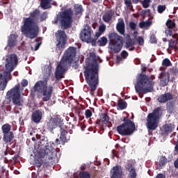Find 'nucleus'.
<instances>
[{"instance_id":"18","label":"nucleus","mask_w":178,"mask_h":178,"mask_svg":"<svg viewBox=\"0 0 178 178\" xmlns=\"http://www.w3.org/2000/svg\"><path fill=\"white\" fill-rule=\"evenodd\" d=\"M19 35L17 33H12L8 36L7 42V47L9 48H13L17 45V38Z\"/></svg>"},{"instance_id":"22","label":"nucleus","mask_w":178,"mask_h":178,"mask_svg":"<svg viewBox=\"0 0 178 178\" xmlns=\"http://www.w3.org/2000/svg\"><path fill=\"white\" fill-rule=\"evenodd\" d=\"M170 76L169 73H161L160 74V84L162 86V87H165V86H168L169 84V79Z\"/></svg>"},{"instance_id":"21","label":"nucleus","mask_w":178,"mask_h":178,"mask_svg":"<svg viewBox=\"0 0 178 178\" xmlns=\"http://www.w3.org/2000/svg\"><path fill=\"white\" fill-rule=\"evenodd\" d=\"M134 45H136V39H131L130 36H128L125 41V47L127 49H129V51H134V49H136Z\"/></svg>"},{"instance_id":"60","label":"nucleus","mask_w":178,"mask_h":178,"mask_svg":"<svg viewBox=\"0 0 178 178\" xmlns=\"http://www.w3.org/2000/svg\"><path fill=\"white\" fill-rule=\"evenodd\" d=\"M145 15H147L145 10H142L140 13V16H142V17H145Z\"/></svg>"},{"instance_id":"63","label":"nucleus","mask_w":178,"mask_h":178,"mask_svg":"<svg viewBox=\"0 0 178 178\" xmlns=\"http://www.w3.org/2000/svg\"><path fill=\"white\" fill-rule=\"evenodd\" d=\"M90 58H92L93 59H95L97 58V56L95 55V53L92 52L90 54Z\"/></svg>"},{"instance_id":"64","label":"nucleus","mask_w":178,"mask_h":178,"mask_svg":"<svg viewBox=\"0 0 178 178\" xmlns=\"http://www.w3.org/2000/svg\"><path fill=\"white\" fill-rule=\"evenodd\" d=\"M138 34V32L137 31H134V33H133V35L134 37V40H136V38H137V35Z\"/></svg>"},{"instance_id":"5","label":"nucleus","mask_w":178,"mask_h":178,"mask_svg":"<svg viewBox=\"0 0 178 178\" xmlns=\"http://www.w3.org/2000/svg\"><path fill=\"white\" fill-rule=\"evenodd\" d=\"M155 76H152L150 78L147 75L140 74L137 80V83L135 85L136 92H143V94H148L154 91V86L155 82Z\"/></svg>"},{"instance_id":"47","label":"nucleus","mask_w":178,"mask_h":178,"mask_svg":"<svg viewBox=\"0 0 178 178\" xmlns=\"http://www.w3.org/2000/svg\"><path fill=\"white\" fill-rule=\"evenodd\" d=\"M85 116L86 119H89V118H91L92 116V111H91L90 109L86 110Z\"/></svg>"},{"instance_id":"3","label":"nucleus","mask_w":178,"mask_h":178,"mask_svg":"<svg viewBox=\"0 0 178 178\" xmlns=\"http://www.w3.org/2000/svg\"><path fill=\"white\" fill-rule=\"evenodd\" d=\"M77 49L74 47H70L64 53L60 63L56 68L54 73L55 79L62 80L65 78V73L67 70V67H70L73 62V58L76 56Z\"/></svg>"},{"instance_id":"27","label":"nucleus","mask_w":178,"mask_h":178,"mask_svg":"<svg viewBox=\"0 0 178 178\" xmlns=\"http://www.w3.org/2000/svg\"><path fill=\"white\" fill-rule=\"evenodd\" d=\"M126 108H127V102H126L122 99L118 101V104H117L118 111H124V109H126Z\"/></svg>"},{"instance_id":"46","label":"nucleus","mask_w":178,"mask_h":178,"mask_svg":"<svg viewBox=\"0 0 178 178\" xmlns=\"http://www.w3.org/2000/svg\"><path fill=\"white\" fill-rule=\"evenodd\" d=\"M6 86H8V80L6 79L4 81H1L0 83V89L3 91L5 88H6Z\"/></svg>"},{"instance_id":"52","label":"nucleus","mask_w":178,"mask_h":178,"mask_svg":"<svg viewBox=\"0 0 178 178\" xmlns=\"http://www.w3.org/2000/svg\"><path fill=\"white\" fill-rule=\"evenodd\" d=\"M106 30V26L105 25H102L99 27V32L102 34Z\"/></svg>"},{"instance_id":"42","label":"nucleus","mask_w":178,"mask_h":178,"mask_svg":"<svg viewBox=\"0 0 178 178\" xmlns=\"http://www.w3.org/2000/svg\"><path fill=\"white\" fill-rule=\"evenodd\" d=\"M163 66H165L166 67H168L169 66H172V63L170 62V60L168 58H165L162 61Z\"/></svg>"},{"instance_id":"34","label":"nucleus","mask_w":178,"mask_h":178,"mask_svg":"<svg viewBox=\"0 0 178 178\" xmlns=\"http://www.w3.org/2000/svg\"><path fill=\"white\" fill-rule=\"evenodd\" d=\"M165 35H170V37L172 35V38H174V40L178 42V33H173L172 30H165Z\"/></svg>"},{"instance_id":"37","label":"nucleus","mask_w":178,"mask_h":178,"mask_svg":"<svg viewBox=\"0 0 178 178\" xmlns=\"http://www.w3.org/2000/svg\"><path fill=\"white\" fill-rule=\"evenodd\" d=\"M166 26L168 27V30H172V29L176 27V23L172 19H168Z\"/></svg>"},{"instance_id":"23","label":"nucleus","mask_w":178,"mask_h":178,"mask_svg":"<svg viewBox=\"0 0 178 178\" xmlns=\"http://www.w3.org/2000/svg\"><path fill=\"white\" fill-rule=\"evenodd\" d=\"M99 122H101L102 123H104V124H108V127H112V123L109 122V115H108V113H101L99 115Z\"/></svg>"},{"instance_id":"15","label":"nucleus","mask_w":178,"mask_h":178,"mask_svg":"<svg viewBox=\"0 0 178 178\" xmlns=\"http://www.w3.org/2000/svg\"><path fill=\"white\" fill-rule=\"evenodd\" d=\"M58 127H60V140L62 144H65L67 143V140H70V136L67 134H73V130L70 129V127L65 124L63 120H61V123L58 125Z\"/></svg>"},{"instance_id":"49","label":"nucleus","mask_w":178,"mask_h":178,"mask_svg":"<svg viewBox=\"0 0 178 178\" xmlns=\"http://www.w3.org/2000/svg\"><path fill=\"white\" fill-rule=\"evenodd\" d=\"M121 56L123 59H127V56H129V53L126 50H123L121 52Z\"/></svg>"},{"instance_id":"50","label":"nucleus","mask_w":178,"mask_h":178,"mask_svg":"<svg viewBox=\"0 0 178 178\" xmlns=\"http://www.w3.org/2000/svg\"><path fill=\"white\" fill-rule=\"evenodd\" d=\"M149 41H150L151 44H156V38H155V35H152L150 36Z\"/></svg>"},{"instance_id":"6","label":"nucleus","mask_w":178,"mask_h":178,"mask_svg":"<svg viewBox=\"0 0 178 178\" xmlns=\"http://www.w3.org/2000/svg\"><path fill=\"white\" fill-rule=\"evenodd\" d=\"M85 80L90 87L91 95H94V91L98 87V70L95 67H87L84 71Z\"/></svg>"},{"instance_id":"7","label":"nucleus","mask_w":178,"mask_h":178,"mask_svg":"<svg viewBox=\"0 0 178 178\" xmlns=\"http://www.w3.org/2000/svg\"><path fill=\"white\" fill-rule=\"evenodd\" d=\"M163 113V109L161 106L156 107L152 113L147 115L146 127L150 131H154L158 128V124L162 115Z\"/></svg>"},{"instance_id":"30","label":"nucleus","mask_w":178,"mask_h":178,"mask_svg":"<svg viewBox=\"0 0 178 178\" xmlns=\"http://www.w3.org/2000/svg\"><path fill=\"white\" fill-rule=\"evenodd\" d=\"M152 24V22L149 19L145 22H139V27L140 29H148V27L151 26Z\"/></svg>"},{"instance_id":"53","label":"nucleus","mask_w":178,"mask_h":178,"mask_svg":"<svg viewBox=\"0 0 178 178\" xmlns=\"http://www.w3.org/2000/svg\"><path fill=\"white\" fill-rule=\"evenodd\" d=\"M21 84L22 87H27L29 86V81H27V79H23Z\"/></svg>"},{"instance_id":"48","label":"nucleus","mask_w":178,"mask_h":178,"mask_svg":"<svg viewBox=\"0 0 178 178\" xmlns=\"http://www.w3.org/2000/svg\"><path fill=\"white\" fill-rule=\"evenodd\" d=\"M138 45L143 46L144 45V38L141 36H138L136 39Z\"/></svg>"},{"instance_id":"61","label":"nucleus","mask_w":178,"mask_h":178,"mask_svg":"<svg viewBox=\"0 0 178 178\" xmlns=\"http://www.w3.org/2000/svg\"><path fill=\"white\" fill-rule=\"evenodd\" d=\"M41 45V43H37L35 46L34 51H38V49L40 48V46Z\"/></svg>"},{"instance_id":"29","label":"nucleus","mask_w":178,"mask_h":178,"mask_svg":"<svg viewBox=\"0 0 178 178\" xmlns=\"http://www.w3.org/2000/svg\"><path fill=\"white\" fill-rule=\"evenodd\" d=\"M12 129V126L9 124H5L1 127V130L3 134H6L8 133H11L10 130Z\"/></svg>"},{"instance_id":"51","label":"nucleus","mask_w":178,"mask_h":178,"mask_svg":"<svg viewBox=\"0 0 178 178\" xmlns=\"http://www.w3.org/2000/svg\"><path fill=\"white\" fill-rule=\"evenodd\" d=\"M129 27L131 30H136V27H137V24L136 23L131 22H129Z\"/></svg>"},{"instance_id":"54","label":"nucleus","mask_w":178,"mask_h":178,"mask_svg":"<svg viewBox=\"0 0 178 178\" xmlns=\"http://www.w3.org/2000/svg\"><path fill=\"white\" fill-rule=\"evenodd\" d=\"M124 3L128 8H130L131 6V0H124Z\"/></svg>"},{"instance_id":"32","label":"nucleus","mask_w":178,"mask_h":178,"mask_svg":"<svg viewBox=\"0 0 178 178\" xmlns=\"http://www.w3.org/2000/svg\"><path fill=\"white\" fill-rule=\"evenodd\" d=\"M177 44L178 42L173 39H170L168 41V48H170V49H177Z\"/></svg>"},{"instance_id":"43","label":"nucleus","mask_w":178,"mask_h":178,"mask_svg":"<svg viewBox=\"0 0 178 178\" xmlns=\"http://www.w3.org/2000/svg\"><path fill=\"white\" fill-rule=\"evenodd\" d=\"M149 2H151V0H143L141 2L143 8H144L145 9H147V8H149Z\"/></svg>"},{"instance_id":"25","label":"nucleus","mask_w":178,"mask_h":178,"mask_svg":"<svg viewBox=\"0 0 178 178\" xmlns=\"http://www.w3.org/2000/svg\"><path fill=\"white\" fill-rule=\"evenodd\" d=\"M13 138H15V134L12 131L3 134V140L4 143H12Z\"/></svg>"},{"instance_id":"16","label":"nucleus","mask_w":178,"mask_h":178,"mask_svg":"<svg viewBox=\"0 0 178 178\" xmlns=\"http://www.w3.org/2000/svg\"><path fill=\"white\" fill-rule=\"evenodd\" d=\"M60 123H62V118L56 116L49 119L47 123L46 127L50 133L54 134V130L57 127H59V126H60Z\"/></svg>"},{"instance_id":"31","label":"nucleus","mask_w":178,"mask_h":178,"mask_svg":"<svg viewBox=\"0 0 178 178\" xmlns=\"http://www.w3.org/2000/svg\"><path fill=\"white\" fill-rule=\"evenodd\" d=\"M74 9L75 10L76 16H77L78 15H81V13H83V6L80 4H75L74 6Z\"/></svg>"},{"instance_id":"36","label":"nucleus","mask_w":178,"mask_h":178,"mask_svg":"<svg viewBox=\"0 0 178 178\" xmlns=\"http://www.w3.org/2000/svg\"><path fill=\"white\" fill-rule=\"evenodd\" d=\"M168 163V159L166 156H161L159 161V168H162Z\"/></svg>"},{"instance_id":"40","label":"nucleus","mask_w":178,"mask_h":178,"mask_svg":"<svg viewBox=\"0 0 178 178\" xmlns=\"http://www.w3.org/2000/svg\"><path fill=\"white\" fill-rule=\"evenodd\" d=\"M129 177L130 178H136L137 177V172H136V168H131L129 170Z\"/></svg>"},{"instance_id":"9","label":"nucleus","mask_w":178,"mask_h":178,"mask_svg":"<svg viewBox=\"0 0 178 178\" xmlns=\"http://www.w3.org/2000/svg\"><path fill=\"white\" fill-rule=\"evenodd\" d=\"M73 11L72 9H67L65 11L60 12L57 15V20L60 22L63 30H67L72 27L73 23Z\"/></svg>"},{"instance_id":"39","label":"nucleus","mask_w":178,"mask_h":178,"mask_svg":"<svg viewBox=\"0 0 178 178\" xmlns=\"http://www.w3.org/2000/svg\"><path fill=\"white\" fill-rule=\"evenodd\" d=\"M175 101L169 102L167 103V109L169 110L170 112L175 109Z\"/></svg>"},{"instance_id":"56","label":"nucleus","mask_w":178,"mask_h":178,"mask_svg":"<svg viewBox=\"0 0 178 178\" xmlns=\"http://www.w3.org/2000/svg\"><path fill=\"white\" fill-rule=\"evenodd\" d=\"M101 34H102V33H101V32H97L96 33H95V38H93V40H96V41H97V40H98V38H99V37H101Z\"/></svg>"},{"instance_id":"57","label":"nucleus","mask_w":178,"mask_h":178,"mask_svg":"<svg viewBox=\"0 0 178 178\" xmlns=\"http://www.w3.org/2000/svg\"><path fill=\"white\" fill-rule=\"evenodd\" d=\"M156 178H166V175H165L164 174L160 173L156 175Z\"/></svg>"},{"instance_id":"2","label":"nucleus","mask_w":178,"mask_h":178,"mask_svg":"<svg viewBox=\"0 0 178 178\" xmlns=\"http://www.w3.org/2000/svg\"><path fill=\"white\" fill-rule=\"evenodd\" d=\"M41 11L38 9H35L33 12L29 13V17H25L23 20V25L21 26V31L30 40H34L38 37L40 33V26L35 22H38L40 19Z\"/></svg>"},{"instance_id":"12","label":"nucleus","mask_w":178,"mask_h":178,"mask_svg":"<svg viewBox=\"0 0 178 178\" xmlns=\"http://www.w3.org/2000/svg\"><path fill=\"white\" fill-rule=\"evenodd\" d=\"M93 33L94 31L91 29V26L86 24L80 33L81 41L87 42V44H92V47H95L97 45V39L92 38Z\"/></svg>"},{"instance_id":"4","label":"nucleus","mask_w":178,"mask_h":178,"mask_svg":"<svg viewBox=\"0 0 178 178\" xmlns=\"http://www.w3.org/2000/svg\"><path fill=\"white\" fill-rule=\"evenodd\" d=\"M31 94L38 92V97L42 98L43 102H47L51 99L52 93L54 92V87L48 86L47 81H38L33 87L31 89Z\"/></svg>"},{"instance_id":"58","label":"nucleus","mask_w":178,"mask_h":178,"mask_svg":"<svg viewBox=\"0 0 178 178\" xmlns=\"http://www.w3.org/2000/svg\"><path fill=\"white\" fill-rule=\"evenodd\" d=\"M60 141H62V140H60V139L59 140L58 138H56L55 140L54 143H53V144H54L55 145H59V144H60Z\"/></svg>"},{"instance_id":"44","label":"nucleus","mask_w":178,"mask_h":178,"mask_svg":"<svg viewBox=\"0 0 178 178\" xmlns=\"http://www.w3.org/2000/svg\"><path fill=\"white\" fill-rule=\"evenodd\" d=\"M166 10V6L159 5L157 7V11L159 13H163Z\"/></svg>"},{"instance_id":"38","label":"nucleus","mask_w":178,"mask_h":178,"mask_svg":"<svg viewBox=\"0 0 178 178\" xmlns=\"http://www.w3.org/2000/svg\"><path fill=\"white\" fill-rule=\"evenodd\" d=\"M79 178H91V175L87 171H81L79 173Z\"/></svg>"},{"instance_id":"62","label":"nucleus","mask_w":178,"mask_h":178,"mask_svg":"<svg viewBox=\"0 0 178 178\" xmlns=\"http://www.w3.org/2000/svg\"><path fill=\"white\" fill-rule=\"evenodd\" d=\"M174 166L176 168V169H178V158L174 162Z\"/></svg>"},{"instance_id":"35","label":"nucleus","mask_w":178,"mask_h":178,"mask_svg":"<svg viewBox=\"0 0 178 178\" xmlns=\"http://www.w3.org/2000/svg\"><path fill=\"white\" fill-rule=\"evenodd\" d=\"M97 44H99V47H105V45L108 44V39L106 37L103 36L98 40Z\"/></svg>"},{"instance_id":"28","label":"nucleus","mask_w":178,"mask_h":178,"mask_svg":"<svg viewBox=\"0 0 178 178\" xmlns=\"http://www.w3.org/2000/svg\"><path fill=\"white\" fill-rule=\"evenodd\" d=\"M54 0H41L40 1V6L42 9L47 10L49 8V4L52 2Z\"/></svg>"},{"instance_id":"13","label":"nucleus","mask_w":178,"mask_h":178,"mask_svg":"<svg viewBox=\"0 0 178 178\" xmlns=\"http://www.w3.org/2000/svg\"><path fill=\"white\" fill-rule=\"evenodd\" d=\"M9 98H11L14 105L17 106H23V99L20 97V84L15 86L7 92Z\"/></svg>"},{"instance_id":"1","label":"nucleus","mask_w":178,"mask_h":178,"mask_svg":"<svg viewBox=\"0 0 178 178\" xmlns=\"http://www.w3.org/2000/svg\"><path fill=\"white\" fill-rule=\"evenodd\" d=\"M41 156L44 159L45 162L41 157L35 158V166L38 168L37 172L38 178H47L45 171L44 168L48 165H54L55 163V159L58 156V153L55 149V147L51 145H45L44 149L41 152Z\"/></svg>"},{"instance_id":"19","label":"nucleus","mask_w":178,"mask_h":178,"mask_svg":"<svg viewBox=\"0 0 178 178\" xmlns=\"http://www.w3.org/2000/svg\"><path fill=\"white\" fill-rule=\"evenodd\" d=\"M173 99V95L170 92H167L159 96L157 101L161 104H165L168 101H172Z\"/></svg>"},{"instance_id":"10","label":"nucleus","mask_w":178,"mask_h":178,"mask_svg":"<svg viewBox=\"0 0 178 178\" xmlns=\"http://www.w3.org/2000/svg\"><path fill=\"white\" fill-rule=\"evenodd\" d=\"M7 63L6 64V70L3 72L4 81L12 80V75L10 73L13 72V70L17 66L18 60L17 55L10 54L6 59Z\"/></svg>"},{"instance_id":"41","label":"nucleus","mask_w":178,"mask_h":178,"mask_svg":"<svg viewBox=\"0 0 178 178\" xmlns=\"http://www.w3.org/2000/svg\"><path fill=\"white\" fill-rule=\"evenodd\" d=\"M47 17H48V13L43 12L39 16L40 22H44V20H47Z\"/></svg>"},{"instance_id":"26","label":"nucleus","mask_w":178,"mask_h":178,"mask_svg":"<svg viewBox=\"0 0 178 178\" xmlns=\"http://www.w3.org/2000/svg\"><path fill=\"white\" fill-rule=\"evenodd\" d=\"M114 13L111 10L107 11L105 15H103V20L105 23H109L112 20Z\"/></svg>"},{"instance_id":"24","label":"nucleus","mask_w":178,"mask_h":178,"mask_svg":"<svg viewBox=\"0 0 178 178\" xmlns=\"http://www.w3.org/2000/svg\"><path fill=\"white\" fill-rule=\"evenodd\" d=\"M116 29L118 33H120V34H122V35H124L125 25H124V21H123V19H122L117 24Z\"/></svg>"},{"instance_id":"17","label":"nucleus","mask_w":178,"mask_h":178,"mask_svg":"<svg viewBox=\"0 0 178 178\" xmlns=\"http://www.w3.org/2000/svg\"><path fill=\"white\" fill-rule=\"evenodd\" d=\"M110 175L111 178H122V176H123V168L122 166L117 165L112 168Z\"/></svg>"},{"instance_id":"8","label":"nucleus","mask_w":178,"mask_h":178,"mask_svg":"<svg viewBox=\"0 0 178 178\" xmlns=\"http://www.w3.org/2000/svg\"><path fill=\"white\" fill-rule=\"evenodd\" d=\"M122 124L117 127V131L120 136H133L136 131V124L134 122L129 119V117H124Z\"/></svg>"},{"instance_id":"14","label":"nucleus","mask_w":178,"mask_h":178,"mask_svg":"<svg viewBox=\"0 0 178 178\" xmlns=\"http://www.w3.org/2000/svg\"><path fill=\"white\" fill-rule=\"evenodd\" d=\"M56 40L57 41L56 51L58 52V51H63L65 49V45H66V42L67 40V36L66 35V33L65 31L58 30L55 34Z\"/></svg>"},{"instance_id":"33","label":"nucleus","mask_w":178,"mask_h":178,"mask_svg":"<svg viewBox=\"0 0 178 178\" xmlns=\"http://www.w3.org/2000/svg\"><path fill=\"white\" fill-rule=\"evenodd\" d=\"M175 127L172 124H166L165 125L163 126V130L165 133V134H168L169 133H172L173 131V129Z\"/></svg>"},{"instance_id":"20","label":"nucleus","mask_w":178,"mask_h":178,"mask_svg":"<svg viewBox=\"0 0 178 178\" xmlns=\"http://www.w3.org/2000/svg\"><path fill=\"white\" fill-rule=\"evenodd\" d=\"M42 119V111L40 110L35 111L31 115V120L34 123H40Z\"/></svg>"},{"instance_id":"59","label":"nucleus","mask_w":178,"mask_h":178,"mask_svg":"<svg viewBox=\"0 0 178 178\" xmlns=\"http://www.w3.org/2000/svg\"><path fill=\"white\" fill-rule=\"evenodd\" d=\"M111 152L113 156H115L116 158H119V156L118 155V152L115 149H113Z\"/></svg>"},{"instance_id":"11","label":"nucleus","mask_w":178,"mask_h":178,"mask_svg":"<svg viewBox=\"0 0 178 178\" xmlns=\"http://www.w3.org/2000/svg\"><path fill=\"white\" fill-rule=\"evenodd\" d=\"M110 40L109 45L111 46V51H113L114 54H118L120 51H122L123 47V42L122 37L118 35L116 33H111L108 35Z\"/></svg>"},{"instance_id":"45","label":"nucleus","mask_w":178,"mask_h":178,"mask_svg":"<svg viewBox=\"0 0 178 178\" xmlns=\"http://www.w3.org/2000/svg\"><path fill=\"white\" fill-rule=\"evenodd\" d=\"M125 169H127L128 171L131 170V169H134V167H133V163L128 161L125 164Z\"/></svg>"},{"instance_id":"55","label":"nucleus","mask_w":178,"mask_h":178,"mask_svg":"<svg viewBox=\"0 0 178 178\" xmlns=\"http://www.w3.org/2000/svg\"><path fill=\"white\" fill-rule=\"evenodd\" d=\"M72 67L75 70L79 69V61H74V63H73Z\"/></svg>"}]
</instances>
